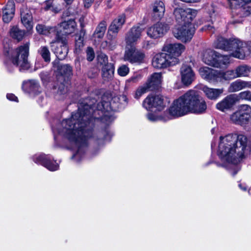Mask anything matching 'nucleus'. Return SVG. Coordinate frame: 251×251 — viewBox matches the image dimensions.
Segmentation results:
<instances>
[{"label":"nucleus","instance_id":"obj_35","mask_svg":"<svg viewBox=\"0 0 251 251\" xmlns=\"http://www.w3.org/2000/svg\"><path fill=\"white\" fill-rule=\"evenodd\" d=\"M237 78L235 70H229L225 72L219 71V82L223 80H230Z\"/></svg>","mask_w":251,"mask_h":251},{"label":"nucleus","instance_id":"obj_37","mask_svg":"<svg viewBox=\"0 0 251 251\" xmlns=\"http://www.w3.org/2000/svg\"><path fill=\"white\" fill-rule=\"evenodd\" d=\"M251 71V67L246 65L239 66L235 69V73L237 78L248 76Z\"/></svg>","mask_w":251,"mask_h":251},{"label":"nucleus","instance_id":"obj_51","mask_svg":"<svg viewBox=\"0 0 251 251\" xmlns=\"http://www.w3.org/2000/svg\"><path fill=\"white\" fill-rule=\"evenodd\" d=\"M52 5V0H48L45 1L43 5L42 8H43L45 10H48L50 9Z\"/></svg>","mask_w":251,"mask_h":251},{"label":"nucleus","instance_id":"obj_17","mask_svg":"<svg viewBox=\"0 0 251 251\" xmlns=\"http://www.w3.org/2000/svg\"><path fill=\"white\" fill-rule=\"evenodd\" d=\"M144 28L139 26H133L128 32L126 37V45L132 47L135 44L140 38Z\"/></svg>","mask_w":251,"mask_h":251},{"label":"nucleus","instance_id":"obj_18","mask_svg":"<svg viewBox=\"0 0 251 251\" xmlns=\"http://www.w3.org/2000/svg\"><path fill=\"white\" fill-rule=\"evenodd\" d=\"M168 29L169 26L167 25L157 23L148 29L147 34L151 38H157L163 36Z\"/></svg>","mask_w":251,"mask_h":251},{"label":"nucleus","instance_id":"obj_6","mask_svg":"<svg viewBox=\"0 0 251 251\" xmlns=\"http://www.w3.org/2000/svg\"><path fill=\"white\" fill-rule=\"evenodd\" d=\"M230 121L238 125L247 124L251 119V107L248 104H242L238 110L230 115Z\"/></svg>","mask_w":251,"mask_h":251},{"label":"nucleus","instance_id":"obj_26","mask_svg":"<svg viewBox=\"0 0 251 251\" xmlns=\"http://www.w3.org/2000/svg\"><path fill=\"white\" fill-rule=\"evenodd\" d=\"M58 25L61 28L62 31L66 34H70L74 33L76 28V23L74 19L65 20L60 23Z\"/></svg>","mask_w":251,"mask_h":251},{"label":"nucleus","instance_id":"obj_15","mask_svg":"<svg viewBox=\"0 0 251 251\" xmlns=\"http://www.w3.org/2000/svg\"><path fill=\"white\" fill-rule=\"evenodd\" d=\"M182 83L186 86H189L195 80V74L191 67L187 64H182L180 69Z\"/></svg>","mask_w":251,"mask_h":251},{"label":"nucleus","instance_id":"obj_53","mask_svg":"<svg viewBox=\"0 0 251 251\" xmlns=\"http://www.w3.org/2000/svg\"><path fill=\"white\" fill-rule=\"evenodd\" d=\"M94 0H83L84 7L87 8H89L93 3Z\"/></svg>","mask_w":251,"mask_h":251},{"label":"nucleus","instance_id":"obj_27","mask_svg":"<svg viewBox=\"0 0 251 251\" xmlns=\"http://www.w3.org/2000/svg\"><path fill=\"white\" fill-rule=\"evenodd\" d=\"M247 88H251V82L238 79L230 84L228 91L231 93L236 92Z\"/></svg>","mask_w":251,"mask_h":251},{"label":"nucleus","instance_id":"obj_20","mask_svg":"<svg viewBox=\"0 0 251 251\" xmlns=\"http://www.w3.org/2000/svg\"><path fill=\"white\" fill-rule=\"evenodd\" d=\"M21 20L25 27L29 30L33 27L32 16L30 11L25 6L21 8Z\"/></svg>","mask_w":251,"mask_h":251},{"label":"nucleus","instance_id":"obj_55","mask_svg":"<svg viewBox=\"0 0 251 251\" xmlns=\"http://www.w3.org/2000/svg\"><path fill=\"white\" fill-rule=\"evenodd\" d=\"M4 51L6 55H8L12 52V50L9 47L7 49V48L4 46Z\"/></svg>","mask_w":251,"mask_h":251},{"label":"nucleus","instance_id":"obj_19","mask_svg":"<svg viewBox=\"0 0 251 251\" xmlns=\"http://www.w3.org/2000/svg\"><path fill=\"white\" fill-rule=\"evenodd\" d=\"M237 101V97L235 95H230L218 102L216 107L222 112H226L231 109Z\"/></svg>","mask_w":251,"mask_h":251},{"label":"nucleus","instance_id":"obj_49","mask_svg":"<svg viewBox=\"0 0 251 251\" xmlns=\"http://www.w3.org/2000/svg\"><path fill=\"white\" fill-rule=\"evenodd\" d=\"M87 59L89 61H92L95 57L94 51L92 48L88 47L86 50Z\"/></svg>","mask_w":251,"mask_h":251},{"label":"nucleus","instance_id":"obj_8","mask_svg":"<svg viewBox=\"0 0 251 251\" xmlns=\"http://www.w3.org/2000/svg\"><path fill=\"white\" fill-rule=\"evenodd\" d=\"M195 32V28L192 24L180 25L173 30L176 38L183 42L190 41Z\"/></svg>","mask_w":251,"mask_h":251},{"label":"nucleus","instance_id":"obj_3","mask_svg":"<svg viewBox=\"0 0 251 251\" xmlns=\"http://www.w3.org/2000/svg\"><path fill=\"white\" fill-rule=\"evenodd\" d=\"M207 105L205 100L193 90L175 99L168 109L174 118L180 117L189 113L201 114L205 112Z\"/></svg>","mask_w":251,"mask_h":251},{"label":"nucleus","instance_id":"obj_64","mask_svg":"<svg viewBox=\"0 0 251 251\" xmlns=\"http://www.w3.org/2000/svg\"><path fill=\"white\" fill-rule=\"evenodd\" d=\"M214 128H213V129L211 130V132H214Z\"/></svg>","mask_w":251,"mask_h":251},{"label":"nucleus","instance_id":"obj_23","mask_svg":"<svg viewBox=\"0 0 251 251\" xmlns=\"http://www.w3.org/2000/svg\"><path fill=\"white\" fill-rule=\"evenodd\" d=\"M231 56L230 55H224L217 52L213 67L220 69L227 68L230 63Z\"/></svg>","mask_w":251,"mask_h":251},{"label":"nucleus","instance_id":"obj_9","mask_svg":"<svg viewBox=\"0 0 251 251\" xmlns=\"http://www.w3.org/2000/svg\"><path fill=\"white\" fill-rule=\"evenodd\" d=\"M176 64L177 59L175 57H170L165 52L156 54L152 60L153 67L156 69L166 68Z\"/></svg>","mask_w":251,"mask_h":251},{"label":"nucleus","instance_id":"obj_63","mask_svg":"<svg viewBox=\"0 0 251 251\" xmlns=\"http://www.w3.org/2000/svg\"><path fill=\"white\" fill-rule=\"evenodd\" d=\"M60 79H61V80H63V76H61Z\"/></svg>","mask_w":251,"mask_h":251},{"label":"nucleus","instance_id":"obj_16","mask_svg":"<svg viewBox=\"0 0 251 251\" xmlns=\"http://www.w3.org/2000/svg\"><path fill=\"white\" fill-rule=\"evenodd\" d=\"M185 47L180 43L167 44L163 47V51L170 57H175L177 60V64L179 60L178 57L185 50Z\"/></svg>","mask_w":251,"mask_h":251},{"label":"nucleus","instance_id":"obj_41","mask_svg":"<svg viewBox=\"0 0 251 251\" xmlns=\"http://www.w3.org/2000/svg\"><path fill=\"white\" fill-rule=\"evenodd\" d=\"M38 52L45 62H49L50 61V53L49 48L47 47H41Z\"/></svg>","mask_w":251,"mask_h":251},{"label":"nucleus","instance_id":"obj_2","mask_svg":"<svg viewBox=\"0 0 251 251\" xmlns=\"http://www.w3.org/2000/svg\"><path fill=\"white\" fill-rule=\"evenodd\" d=\"M251 151V142L245 135L229 134L220 137L218 154L223 161L236 164Z\"/></svg>","mask_w":251,"mask_h":251},{"label":"nucleus","instance_id":"obj_32","mask_svg":"<svg viewBox=\"0 0 251 251\" xmlns=\"http://www.w3.org/2000/svg\"><path fill=\"white\" fill-rule=\"evenodd\" d=\"M116 36L117 35L108 33L107 40L103 42L101 44L102 48L111 50H114L117 44L116 40Z\"/></svg>","mask_w":251,"mask_h":251},{"label":"nucleus","instance_id":"obj_42","mask_svg":"<svg viewBox=\"0 0 251 251\" xmlns=\"http://www.w3.org/2000/svg\"><path fill=\"white\" fill-rule=\"evenodd\" d=\"M169 115H170L169 114ZM147 118L151 122H156L160 120L166 121L171 119V116H167L166 117H162V116H156L152 113H149L147 115Z\"/></svg>","mask_w":251,"mask_h":251},{"label":"nucleus","instance_id":"obj_58","mask_svg":"<svg viewBox=\"0 0 251 251\" xmlns=\"http://www.w3.org/2000/svg\"><path fill=\"white\" fill-rule=\"evenodd\" d=\"M211 10H210L209 11L210 16H211V15L215 12V9H214V8L213 7V5H211Z\"/></svg>","mask_w":251,"mask_h":251},{"label":"nucleus","instance_id":"obj_56","mask_svg":"<svg viewBox=\"0 0 251 251\" xmlns=\"http://www.w3.org/2000/svg\"><path fill=\"white\" fill-rule=\"evenodd\" d=\"M242 22V19H234L232 22L231 23L232 24H235L238 23H241Z\"/></svg>","mask_w":251,"mask_h":251},{"label":"nucleus","instance_id":"obj_57","mask_svg":"<svg viewBox=\"0 0 251 251\" xmlns=\"http://www.w3.org/2000/svg\"><path fill=\"white\" fill-rule=\"evenodd\" d=\"M5 65L9 71H12L13 70L11 64L8 63V62H5Z\"/></svg>","mask_w":251,"mask_h":251},{"label":"nucleus","instance_id":"obj_62","mask_svg":"<svg viewBox=\"0 0 251 251\" xmlns=\"http://www.w3.org/2000/svg\"><path fill=\"white\" fill-rule=\"evenodd\" d=\"M15 0L17 1V2H20L23 1L24 0Z\"/></svg>","mask_w":251,"mask_h":251},{"label":"nucleus","instance_id":"obj_1","mask_svg":"<svg viewBox=\"0 0 251 251\" xmlns=\"http://www.w3.org/2000/svg\"><path fill=\"white\" fill-rule=\"evenodd\" d=\"M95 106L91 103L80 105L76 113H73L71 118L64 120L61 125L62 128H52L54 134L56 133L67 138L70 144V149L73 151L72 159L76 162L81 160L84 156L89 140L93 137V130L90 122L93 117L100 119L108 124L114 120L111 111L115 110L110 98L103 95L100 102L94 111ZM56 136L54 135V139Z\"/></svg>","mask_w":251,"mask_h":251},{"label":"nucleus","instance_id":"obj_47","mask_svg":"<svg viewBox=\"0 0 251 251\" xmlns=\"http://www.w3.org/2000/svg\"><path fill=\"white\" fill-rule=\"evenodd\" d=\"M150 90L148 86L144 85L143 86L138 88L135 93V98L138 99L143 94Z\"/></svg>","mask_w":251,"mask_h":251},{"label":"nucleus","instance_id":"obj_31","mask_svg":"<svg viewBox=\"0 0 251 251\" xmlns=\"http://www.w3.org/2000/svg\"><path fill=\"white\" fill-rule=\"evenodd\" d=\"M162 75L160 73L153 74L145 84L149 90H153L158 86L161 82Z\"/></svg>","mask_w":251,"mask_h":251},{"label":"nucleus","instance_id":"obj_34","mask_svg":"<svg viewBox=\"0 0 251 251\" xmlns=\"http://www.w3.org/2000/svg\"><path fill=\"white\" fill-rule=\"evenodd\" d=\"M52 63L53 67L62 75H70L72 74V68L69 65H59L58 60H55Z\"/></svg>","mask_w":251,"mask_h":251},{"label":"nucleus","instance_id":"obj_30","mask_svg":"<svg viewBox=\"0 0 251 251\" xmlns=\"http://www.w3.org/2000/svg\"><path fill=\"white\" fill-rule=\"evenodd\" d=\"M165 12V6L163 2L158 1L155 2L152 5V16L155 19H162Z\"/></svg>","mask_w":251,"mask_h":251},{"label":"nucleus","instance_id":"obj_61","mask_svg":"<svg viewBox=\"0 0 251 251\" xmlns=\"http://www.w3.org/2000/svg\"><path fill=\"white\" fill-rule=\"evenodd\" d=\"M122 99H123V100H124L125 101H126V97L125 96H122Z\"/></svg>","mask_w":251,"mask_h":251},{"label":"nucleus","instance_id":"obj_28","mask_svg":"<svg viewBox=\"0 0 251 251\" xmlns=\"http://www.w3.org/2000/svg\"><path fill=\"white\" fill-rule=\"evenodd\" d=\"M201 90L207 98L211 100H217L224 92L223 88L215 89L209 88L207 86H203L201 88Z\"/></svg>","mask_w":251,"mask_h":251},{"label":"nucleus","instance_id":"obj_44","mask_svg":"<svg viewBox=\"0 0 251 251\" xmlns=\"http://www.w3.org/2000/svg\"><path fill=\"white\" fill-rule=\"evenodd\" d=\"M118 74L121 76H125L129 72V68L126 65H123L119 67L117 70Z\"/></svg>","mask_w":251,"mask_h":251},{"label":"nucleus","instance_id":"obj_52","mask_svg":"<svg viewBox=\"0 0 251 251\" xmlns=\"http://www.w3.org/2000/svg\"><path fill=\"white\" fill-rule=\"evenodd\" d=\"M202 29L204 30L211 31L212 33H213L215 31L214 27L210 25H204L202 27Z\"/></svg>","mask_w":251,"mask_h":251},{"label":"nucleus","instance_id":"obj_13","mask_svg":"<svg viewBox=\"0 0 251 251\" xmlns=\"http://www.w3.org/2000/svg\"><path fill=\"white\" fill-rule=\"evenodd\" d=\"M165 106L163 97L160 95H149L143 102V106L148 110L153 107L159 111L162 110Z\"/></svg>","mask_w":251,"mask_h":251},{"label":"nucleus","instance_id":"obj_60","mask_svg":"<svg viewBox=\"0 0 251 251\" xmlns=\"http://www.w3.org/2000/svg\"><path fill=\"white\" fill-rule=\"evenodd\" d=\"M64 1L68 4H71L74 1V0H64Z\"/></svg>","mask_w":251,"mask_h":251},{"label":"nucleus","instance_id":"obj_24","mask_svg":"<svg viewBox=\"0 0 251 251\" xmlns=\"http://www.w3.org/2000/svg\"><path fill=\"white\" fill-rule=\"evenodd\" d=\"M23 89L29 94H38L41 91L39 82L35 80H28L23 83Z\"/></svg>","mask_w":251,"mask_h":251},{"label":"nucleus","instance_id":"obj_14","mask_svg":"<svg viewBox=\"0 0 251 251\" xmlns=\"http://www.w3.org/2000/svg\"><path fill=\"white\" fill-rule=\"evenodd\" d=\"M201 76L211 83L219 82V71L208 67H201L199 70Z\"/></svg>","mask_w":251,"mask_h":251},{"label":"nucleus","instance_id":"obj_36","mask_svg":"<svg viewBox=\"0 0 251 251\" xmlns=\"http://www.w3.org/2000/svg\"><path fill=\"white\" fill-rule=\"evenodd\" d=\"M36 31L40 34L48 35L50 34L54 33L56 34V27L47 26L42 24H38L36 27ZM58 33H57V34Z\"/></svg>","mask_w":251,"mask_h":251},{"label":"nucleus","instance_id":"obj_22","mask_svg":"<svg viewBox=\"0 0 251 251\" xmlns=\"http://www.w3.org/2000/svg\"><path fill=\"white\" fill-rule=\"evenodd\" d=\"M125 22V17L124 15H120L115 19L109 27L108 33L117 35L120 29Z\"/></svg>","mask_w":251,"mask_h":251},{"label":"nucleus","instance_id":"obj_43","mask_svg":"<svg viewBox=\"0 0 251 251\" xmlns=\"http://www.w3.org/2000/svg\"><path fill=\"white\" fill-rule=\"evenodd\" d=\"M142 75L140 73H135L130 77L126 80V83H137L142 79Z\"/></svg>","mask_w":251,"mask_h":251},{"label":"nucleus","instance_id":"obj_29","mask_svg":"<svg viewBox=\"0 0 251 251\" xmlns=\"http://www.w3.org/2000/svg\"><path fill=\"white\" fill-rule=\"evenodd\" d=\"M230 6L233 9V14L239 18L247 17L251 14V7L243 4V3L238 5L237 7H232L230 5Z\"/></svg>","mask_w":251,"mask_h":251},{"label":"nucleus","instance_id":"obj_4","mask_svg":"<svg viewBox=\"0 0 251 251\" xmlns=\"http://www.w3.org/2000/svg\"><path fill=\"white\" fill-rule=\"evenodd\" d=\"M29 46V43H27L20 46L12 52V64L19 67L20 71L28 70L30 68L28 61Z\"/></svg>","mask_w":251,"mask_h":251},{"label":"nucleus","instance_id":"obj_7","mask_svg":"<svg viewBox=\"0 0 251 251\" xmlns=\"http://www.w3.org/2000/svg\"><path fill=\"white\" fill-rule=\"evenodd\" d=\"M197 13L196 10L189 8L177 7L174 10V15L179 25L192 24Z\"/></svg>","mask_w":251,"mask_h":251},{"label":"nucleus","instance_id":"obj_40","mask_svg":"<svg viewBox=\"0 0 251 251\" xmlns=\"http://www.w3.org/2000/svg\"><path fill=\"white\" fill-rule=\"evenodd\" d=\"M10 36L18 41H21L25 35V32L17 26H13L10 31Z\"/></svg>","mask_w":251,"mask_h":251},{"label":"nucleus","instance_id":"obj_11","mask_svg":"<svg viewBox=\"0 0 251 251\" xmlns=\"http://www.w3.org/2000/svg\"><path fill=\"white\" fill-rule=\"evenodd\" d=\"M145 54L142 51L132 47L126 48L124 56V60L131 64H140L145 62Z\"/></svg>","mask_w":251,"mask_h":251},{"label":"nucleus","instance_id":"obj_38","mask_svg":"<svg viewBox=\"0 0 251 251\" xmlns=\"http://www.w3.org/2000/svg\"><path fill=\"white\" fill-rule=\"evenodd\" d=\"M230 39H226L223 37H218L214 43V47L217 49L227 51L229 44Z\"/></svg>","mask_w":251,"mask_h":251},{"label":"nucleus","instance_id":"obj_50","mask_svg":"<svg viewBox=\"0 0 251 251\" xmlns=\"http://www.w3.org/2000/svg\"><path fill=\"white\" fill-rule=\"evenodd\" d=\"M98 60L100 64L105 65V64H109L108 63V57L104 54H101L98 56Z\"/></svg>","mask_w":251,"mask_h":251},{"label":"nucleus","instance_id":"obj_48","mask_svg":"<svg viewBox=\"0 0 251 251\" xmlns=\"http://www.w3.org/2000/svg\"><path fill=\"white\" fill-rule=\"evenodd\" d=\"M229 4L232 7H237L241 3L251 2V0H227Z\"/></svg>","mask_w":251,"mask_h":251},{"label":"nucleus","instance_id":"obj_59","mask_svg":"<svg viewBox=\"0 0 251 251\" xmlns=\"http://www.w3.org/2000/svg\"><path fill=\"white\" fill-rule=\"evenodd\" d=\"M239 187L243 190L244 191H246L247 190V188L246 187H242V184H239Z\"/></svg>","mask_w":251,"mask_h":251},{"label":"nucleus","instance_id":"obj_21","mask_svg":"<svg viewBox=\"0 0 251 251\" xmlns=\"http://www.w3.org/2000/svg\"><path fill=\"white\" fill-rule=\"evenodd\" d=\"M2 19L4 23H9L15 13V3L13 0H9L2 9Z\"/></svg>","mask_w":251,"mask_h":251},{"label":"nucleus","instance_id":"obj_33","mask_svg":"<svg viewBox=\"0 0 251 251\" xmlns=\"http://www.w3.org/2000/svg\"><path fill=\"white\" fill-rule=\"evenodd\" d=\"M217 53V52L213 50H206L203 54V62L207 65L213 66Z\"/></svg>","mask_w":251,"mask_h":251},{"label":"nucleus","instance_id":"obj_54","mask_svg":"<svg viewBox=\"0 0 251 251\" xmlns=\"http://www.w3.org/2000/svg\"><path fill=\"white\" fill-rule=\"evenodd\" d=\"M7 98L12 101H17L18 98L13 94H8L6 95Z\"/></svg>","mask_w":251,"mask_h":251},{"label":"nucleus","instance_id":"obj_5","mask_svg":"<svg viewBox=\"0 0 251 251\" xmlns=\"http://www.w3.org/2000/svg\"><path fill=\"white\" fill-rule=\"evenodd\" d=\"M227 51H231L230 56L243 59L246 53L251 52V41L246 42L237 38H230Z\"/></svg>","mask_w":251,"mask_h":251},{"label":"nucleus","instance_id":"obj_45","mask_svg":"<svg viewBox=\"0 0 251 251\" xmlns=\"http://www.w3.org/2000/svg\"><path fill=\"white\" fill-rule=\"evenodd\" d=\"M53 89L54 90L57 89L56 92L59 95L63 94L66 91V88L64 84L62 82H60L59 84H58V82H57L56 85H53Z\"/></svg>","mask_w":251,"mask_h":251},{"label":"nucleus","instance_id":"obj_25","mask_svg":"<svg viewBox=\"0 0 251 251\" xmlns=\"http://www.w3.org/2000/svg\"><path fill=\"white\" fill-rule=\"evenodd\" d=\"M114 67L113 64H107L101 68V77L104 82H109L114 77Z\"/></svg>","mask_w":251,"mask_h":251},{"label":"nucleus","instance_id":"obj_46","mask_svg":"<svg viewBox=\"0 0 251 251\" xmlns=\"http://www.w3.org/2000/svg\"><path fill=\"white\" fill-rule=\"evenodd\" d=\"M238 97L241 100L251 101V92L250 91L241 92L238 94Z\"/></svg>","mask_w":251,"mask_h":251},{"label":"nucleus","instance_id":"obj_12","mask_svg":"<svg viewBox=\"0 0 251 251\" xmlns=\"http://www.w3.org/2000/svg\"><path fill=\"white\" fill-rule=\"evenodd\" d=\"M33 160L35 163L42 165L50 171L57 170L59 168V165L49 155L36 154L33 156Z\"/></svg>","mask_w":251,"mask_h":251},{"label":"nucleus","instance_id":"obj_10","mask_svg":"<svg viewBox=\"0 0 251 251\" xmlns=\"http://www.w3.org/2000/svg\"><path fill=\"white\" fill-rule=\"evenodd\" d=\"M56 41L51 43L52 50L59 60H63L68 52L67 40L66 38L60 37L58 33L56 34Z\"/></svg>","mask_w":251,"mask_h":251},{"label":"nucleus","instance_id":"obj_39","mask_svg":"<svg viewBox=\"0 0 251 251\" xmlns=\"http://www.w3.org/2000/svg\"><path fill=\"white\" fill-rule=\"evenodd\" d=\"M106 29V24L105 21H102L97 27L93 34L95 38H102Z\"/></svg>","mask_w":251,"mask_h":251}]
</instances>
